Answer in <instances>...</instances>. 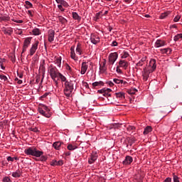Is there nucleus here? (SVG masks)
I'll return each mask as SVG.
<instances>
[{"instance_id":"f257e3e1","label":"nucleus","mask_w":182,"mask_h":182,"mask_svg":"<svg viewBox=\"0 0 182 182\" xmlns=\"http://www.w3.org/2000/svg\"><path fill=\"white\" fill-rule=\"evenodd\" d=\"M48 75H50L52 80H53L55 86L58 87L59 82L58 80L60 79L61 82H66V77L59 73L56 67L50 66L48 69Z\"/></svg>"},{"instance_id":"f03ea898","label":"nucleus","mask_w":182,"mask_h":182,"mask_svg":"<svg viewBox=\"0 0 182 182\" xmlns=\"http://www.w3.org/2000/svg\"><path fill=\"white\" fill-rule=\"evenodd\" d=\"M157 68V65L156 64V60L151 59L149 64L142 71V79L144 82H147L150 77L151 73Z\"/></svg>"},{"instance_id":"7ed1b4c3","label":"nucleus","mask_w":182,"mask_h":182,"mask_svg":"<svg viewBox=\"0 0 182 182\" xmlns=\"http://www.w3.org/2000/svg\"><path fill=\"white\" fill-rule=\"evenodd\" d=\"M24 153L27 156H33V157H41L43 154V151L38 150L35 146L26 149Z\"/></svg>"},{"instance_id":"20e7f679","label":"nucleus","mask_w":182,"mask_h":182,"mask_svg":"<svg viewBox=\"0 0 182 182\" xmlns=\"http://www.w3.org/2000/svg\"><path fill=\"white\" fill-rule=\"evenodd\" d=\"M38 113L42 114V116H44V117H47V119H49V117L52 116L50 109L43 104H40L38 105Z\"/></svg>"},{"instance_id":"39448f33","label":"nucleus","mask_w":182,"mask_h":182,"mask_svg":"<svg viewBox=\"0 0 182 182\" xmlns=\"http://www.w3.org/2000/svg\"><path fill=\"white\" fill-rule=\"evenodd\" d=\"M64 82V95L66 97H70V96H72V92H73V83L67 80Z\"/></svg>"},{"instance_id":"423d86ee","label":"nucleus","mask_w":182,"mask_h":182,"mask_svg":"<svg viewBox=\"0 0 182 182\" xmlns=\"http://www.w3.org/2000/svg\"><path fill=\"white\" fill-rule=\"evenodd\" d=\"M117 58H119V54L117 52L111 53L108 56V66L112 71V66L114 65V62L117 60Z\"/></svg>"},{"instance_id":"0eeeda50","label":"nucleus","mask_w":182,"mask_h":182,"mask_svg":"<svg viewBox=\"0 0 182 182\" xmlns=\"http://www.w3.org/2000/svg\"><path fill=\"white\" fill-rule=\"evenodd\" d=\"M55 1L58 4V8L61 12H65V8H68L69 6V4L65 0H55Z\"/></svg>"},{"instance_id":"6e6552de","label":"nucleus","mask_w":182,"mask_h":182,"mask_svg":"<svg viewBox=\"0 0 182 182\" xmlns=\"http://www.w3.org/2000/svg\"><path fill=\"white\" fill-rule=\"evenodd\" d=\"M32 42V37H27L24 38L23 43V48H22V53L26 52L27 49L31 46V43Z\"/></svg>"},{"instance_id":"1a4fd4ad","label":"nucleus","mask_w":182,"mask_h":182,"mask_svg":"<svg viewBox=\"0 0 182 182\" xmlns=\"http://www.w3.org/2000/svg\"><path fill=\"white\" fill-rule=\"evenodd\" d=\"M38 46H39V41L36 40L31 45V46L29 49V55L30 56H33L34 53H36V50H38Z\"/></svg>"},{"instance_id":"9d476101","label":"nucleus","mask_w":182,"mask_h":182,"mask_svg":"<svg viewBox=\"0 0 182 182\" xmlns=\"http://www.w3.org/2000/svg\"><path fill=\"white\" fill-rule=\"evenodd\" d=\"M90 42L91 43H93V45H97V43H100V37H99V34L92 33L90 37Z\"/></svg>"},{"instance_id":"9b49d317","label":"nucleus","mask_w":182,"mask_h":182,"mask_svg":"<svg viewBox=\"0 0 182 182\" xmlns=\"http://www.w3.org/2000/svg\"><path fill=\"white\" fill-rule=\"evenodd\" d=\"M70 56L75 62H77L79 60V57L76 55V52L75 51V46H71L70 48Z\"/></svg>"},{"instance_id":"f8f14e48","label":"nucleus","mask_w":182,"mask_h":182,"mask_svg":"<svg viewBox=\"0 0 182 182\" xmlns=\"http://www.w3.org/2000/svg\"><path fill=\"white\" fill-rule=\"evenodd\" d=\"M97 152L96 151H92L88 158V163L90 164H93L96 160H97Z\"/></svg>"},{"instance_id":"ddd939ff","label":"nucleus","mask_w":182,"mask_h":182,"mask_svg":"<svg viewBox=\"0 0 182 182\" xmlns=\"http://www.w3.org/2000/svg\"><path fill=\"white\" fill-rule=\"evenodd\" d=\"M167 45V42L164 40L157 39L154 43V48H163V46H166Z\"/></svg>"},{"instance_id":"4468645a","label":"nucleus","mask_w":182,"mask_h":182,"mask_svg":"<svg viewBox=\"0 0 182 182\" xmlns=\"http://www.w3.org/2000/svg\"><path fill=\"white\" fill-rule=\"evenodd\" d=\"M1 31L4 35H8L9 36H11L14 33V28L12 27H3L1 28Z\"/></svg>"},{"instance_id":"2eb2a0df","label":"nucleus","mask_w":182,"mask_h":182,"mask_svg":"<svg viewBox=\"0 0 182 182\" xmlns=\"http://www.w3.org/2000/svg\"><path fill=\"white\" fill-rule=\"evenodd\" d=\"M75 52H76L77 55H83V44H82V43L78 42L77 43Z\"/></svg>"},{"instance_id":"dca6fc26","label":"nucleus","mask_w":182,"mask_h":182,"mask_svg":"<svg viewBox=\"0 0 182 182\" xmlns=\"http://www.w3.org/2000/svg\"><path fill=\"white\" fill-rule=\"evenodd\" d=\"M89 68V63L87 62H82L81 64V75H85L86 72H87V69Z\"/></svg>"},{"instance_id":"f3484780","label":"nucleus","mask_w":182,"mask_h":182,"mask_svg":"<svg viewBox=\"0 0 182 182\" xmlns=\"http://www.w3.org/2000/svg\"><path fill=\"white\" fill-rule=\"evenodd\" d=\"M106 63H107L106 59H104L100 64V72L101 73H105V72L107 70V68L106 67Z\"/></svg>"},{"instance_id":"a211bd4d","label":"nucleus","mask_w":182,"mask_h":182,"mask_svg":"<svg viewBox=\"0 0 182 182\" xmlns=\"http://www.w3.org/2000/svg\"><path fill=\"white\" fill-rule=\"evenodd\" d=\"M48 42L52 43L55 41V31L53 30H49L48 32Z\"/></svg>"},{"instance_id":"6ab92c4d","label":"nucleus","mask_w":182,"mask_h":182,"mask_svg":"<svg viewBox=\"0 0 182 182\" xmlns=\"http://www.w3.org/2000/svg\"><path fill=\"white\" fill-rule=\"evenodd\" d=\"M118 66H120L122 68V69H127L129 68V62H127L126 60H120L118 63Z\"/></svg>"},{"instance_id":"aec40b11","label":"nucleus","mask_w":182,"mask_h":182,"mask_svg":"<svg viewBox=\"0 0 182 182\" xmlns=\"http://www.w3.org/2000/svg\"><path fill=\"white\" fill-rule=\"evenodd\" d=\"M132 163H133V157L131 156H127L125 159L123 161L122 164H124V166H129L132 164Z\"/></svg>"},{"instance_id":"412c9836","label":"nucleus","mask_w":182,"mask_h":182,"mask_svg":"<svg viewBox=\"0 0 182 182\" xmlns=\"http://www.w3.org/2000/svg\"><path fill=\"white\" fill-rule=\"evenodd\" d=\"M101 93L105 97H110V93H112V90L110 88H103L101 90Z\"/></svg>"},{"instance_id":"4be33fe9","label":"nucleus","mask_w":182,"mask_h":182,"mask_svg":"<svg viewBox=\"0 0 182 182\" xmlns=\"http://www.w3.org/2000/svg\"><path fill=\"white\" fill-rule=\"evenodd\" d=\"M53 63L58 68H60L62 66V57L55 56Z\"/></svg>"},{"instance_id":"5701e85b","label":"nucleus","mask_w":182,"mask_h":182,"mask_svg":"<svg viewBox=\"0 0 182 182\" xmlns=\"http://www.w3.org/2000/svg\"><path fill=\"white\" fill-rule=\"evenodd\" d=\"M159 50L161 55H171V52H173V50L170 48H161Z\"/></svg>"},{"instance_id":"b1692460","label":"nucleus","mask_w":182,"mask_h":182,"mask_svg":"<svg viewBox=\"0 0 182 182\" xmlns=\"http://www.w3.org/2000/svg\"><path fill=\"white\" fill-rule=\"evenodd\" d=\"M30 33L33 36H39V35H42V31L38 28H34Z\"/></svg>"},{"instance_id":"393cba45","label":"nucleus","mask_w":182,"mask_h":182,"mask_svg":"<svg viewBox=\"0 0 182 182\" xmlns=\"http://www.w3.org/2000/svg\"><path fill=\"white\" fill-rule=\"evenodd\" d=\"M125 95L126 94L123 92L115 93L116 97H117V99H119V100H124V99H126Z\"/></svg>"},{"instance_id":"a878e982","label":"nucleus","mask_w":182,"mask_h":182,"mask_svg":"<svg viewBox=\"0 0 182 182\" xmlns=\"http://www.w3.org/2000/svg\"><path fill=\"white\" fill-rule=\"evenodd\" d=\"M171 14V12L170 11H167L164 13H161L159 16V19H166V18H167V16H168V15H170Z\"/></svg>"},{"instance_id":"bb28decb","label":"nucleus","mask_w":182,"mask_h":182,"mask_svg":"<svg viewBox=\"0 0 182 182\" xmlns=\"http://www.w3.org/2000/svg\"><path fill=\"white\" fill-rule=\"evenodd\" d=\"M62 146V142L61 141H55L53 144V147L55 150H60V146Z\"/></svg>"},{"instance_id":"cd10ccee","label":"nucleus","mask_w":182,"mask_h":182,"mask_svg":"<svg viewBox=\"0 0 182 182\" xmlns=\"http://www.w3.org/2000/svg\"><path fill=\"white\" fill-rule=\"evenodd\" d=\"M11 21V17L8 14H1V22H8Z\"/></svg>"},{"instance_id":"c85d7f7f","label":"nucleus","mask_w":182,"mask_h":182,"mask_svg":"<svg viewBox=\"0 0 182 182\" xmlns=\"http://www.w3.org/2000/svg\"><path fill=\"white\" fill-rule=\"evenodd\" d=\"M102 16H103V14H102V11H100L95 14L93 19L94 21H95V22H97V21H99V19H100Z\"/></svg>"},{"instance_id":"c756f323","label":"nucleus","mask_w":182,"mask_h":182,"mask_svg":"<svg viewBox=\"0 0 182 182\" xmlns=\"http://www.w3.org/2000/svg\"><path fill=\"white\" fill-rule=\"evenodd\" d=\"M24 6L26 9H31V8H33V4H32L29 1H26Z\"/></svg>"},{"instance_id":"7c9ffc66","label":"nucleus","mask_w":182,"mask_h":182,"mask_svg":"<svg viewBox=\"0 0 182 182\" xmlns=\"http://www.w3.org/2000/svg\"><path fill=\"white\" fill-rule=\"evenodd\" d=\"M6 63V59L5 58H0V66L3 70H5V65Z\"/></svg>"},{"instance_id":"2f4dec72","label":"nucleus","mask_w":182,"mask_h":182,"mask_svg":"<svg viewBox=\"0 0 182 182\" xmlns=\"http://www.w3.org/2000/svg\"><path fill=\"white\" fill-rule=\"evenodd\" d=\"M21 171H16L12 173V177H14V178H18L21 177Z\"/></svg>"},{"instance_id":"473e14b6","label":"nucleus","mask_w":182,"mask_h":182,"mask_svg":"<svg viewBox=\"0 0 182 182\" xmlns=\"http://www.w3.org/2000/svg\"><path fill=\"white\" fill-rule=\"evenodd\" d=\"M67 149L68 150L73 151V150H76V149H77V146L70 144L68 145Z\"/></svg>"},{"instance_id":"72a5a7b5","label":"nucleus","mask_w":182,"mask_h":182,"mask_svg":"<svg viewBox=\"0 0 182 182\" xmlns=\"http://www.w3.org/2000/svg\"><path fill=\"white\" fill-rule=\"evenodd\" d=\"M105 83L102 81L95 82L92 83L93 87H98L99 86H103Z\"/></svg>"},{"instance_id":"f704fd0d","label":"nucleus","mask_w":182,"mask_h":182,"mask_svg":"<svg viewBox=\"0 0 182 182\" xmlns=\"http://www.w3.org/2000/svg\"><path fill=\"white\" fill-rule=\"evenodd\" d=\"M26 12L29 16L30 19H31V18H33V15H35V10H28Z\"/></svg>"},{"instance_id":"c9c22d12","label":"nucleus","mask_w":182,"mask_h":182,"mask_svg":"<svg viewBox=\"0 0 182 182\" xmlns=\"http://www.w3.org/2000/svg\"><path fill=\"white\" fill-rule=\"evenodd\" d=\"M72 15L73 19H75V21H80V19H82V18L76 12H73Z\"/></svg>"},{"instance_id":"e433bc0d","label":"nucleus","mask_w":182,"mask_h":182,"mask_svg":"<svg viewBox=\"0 0 182 182\" xmlns=\"http://www.w3.org/2000/svg\"><path fill=\"white\" fill-rule=\"evenodd\" d=\"M153 130V128L150 126H147L144 131V134H149V133L151 132Z\"/></svg>"},{"instance_id":"4c0bfd02","label":"nucleus","mask_w":182,"mask_h":182,"mask_svg":"<svg viewBox=\"0 0 182 182\" xmlns=\"http://www.w3.org/2000/svg\"><path fill=\"white\" fill-rule=\"evenodd\" d=\"M58 19L59 21V22H60V23L65 24L66 23V22H68V20H66V18H65V17L62 16H59L58 17Z\"/></svg>"},{"instance_id":"58836bf2","label":"nucleus","mask_w":182,"mask_h":182,"mask_svg":"<svg viewBox=\"0 0 182 182\" xmlns=\"http://www.w3.org/2000/svg\"><path fill=\"white\" fill-rule=\"evenodd\" d=\"M182 39V33H179V34H177L176 36H174L173 38V41L175 42H177L178 41H181Z\"/></svg>"},{"instance_id":"ea45409f","label":"nucleus","mask_w":182,"mask_h":182,"mask_svg":"<svg viewBox=\"0 0 182 182\" xmlns=\"http://www.w3.org/2000/svg\"><path fill=\"white\" fill-rule=\"evenodd\" d=\"M129 53L127 51H123L122 53L121 54V58L122 59H126L127 58H129Z\"/></svg>"},{"instance_id":"a19ab883","label":"nucleus","mask_w":182,"mask_h":182,"mask_svg":"<svg viewBox=\"0 0 182 182\" xmlns=\"http://www.w3.org/2000/svg\"><path fill=\"white\" fill-rule=\"evenodd\" d=\"M146 65V61L141 60L138 63H136L137 68H141V66H144Z\"/></svg>"},{"instance_id":"79ce46f5","label":"nucleus","mask_w":182,"mask_h":182,"mask_svg":"<svg viewBox=\"0 0 182 182\" xmlns=\"http://www.w3.org/2000/svg\"><path fill=\"white\" fill-rule=\"evenodd\" d=\"M113 82L116 85H122V82H123V80H120V79H118V78H114Z\"/></svg>"},{"instance_id":"37998d69","label":"nucleus","mask_w":182,"mask_h":182,"mask_svg":"<svg viewBox=\"0 0 182 182\" xmlns=\"http://www.w3.org/2000/svg\"><path fill=\"white\" fill-rule=\"evenodd\" d=\"M173 182H180V178H178L176 173H173Z\"/></svg>"},{"instance_id":"c03bdc74","label":"nucleus","mask_w":182,"mask_h":182,"mask_svg":"<svg viewBox=\"0 0 182 182\" xmlns=\"http://www.w3.org/2000/svg\"><path fill=\"white\" fill-rule=\"evenodd\" d=\"M120 66L117 65L116 68V72L117 73H118V75H123V71L122 70V69H120Z\"/></svg>"},{"instance_id":"a18cd8bd","label":"nucleus","mask_w":182,"mask_h":182,"mask_svg":"<svg viewBox=\"0 0 182 182\" xmlns=\"http://www.w3.org/2000/svg\"><path fill=\"white\" fill-rule=\"evenodd\" d=\"M2 182H12V180H11V178H9V176H5L3 178Z\"/></svg>"},{"instance_id":"49530a36","label":"nucleus","mask_w":182,"mask_h":182,"mask_svg":"<svg viewBox=\"0 0 182 182\" xmlns=\"http://www.w3.org/2000/svg\"><path fill=\"white\" fill-rule=\"evenodd\" d=\"M0 79H1V80H3L4 82H6V80H8V77H6L4 74H1L0 75Z\"/></svg>"},{"instance_id":"de8ad7c7","label":"nucleus","mask_w":182,"mask_h":182,"mask_svg":"<svg viewBox=\"0 0 182 182\" xmlns=\"http://www.w3.org/2000/svg\"><path fill=\"white\" fill-rule=\"evenodd\" d=\"M30 132H33L34 133H39V129L36 127H31L29 128Z\"/></svg>"},{"instance_id":"09e8293b","label":"nucleus","mask_w":182,"mask_h":182,"mask_svg":"<svg viewBox=\"0 0 182 182\" xmlns=\"http://www.w3.org/2000/svg\"><path fill=\"white\" fill-rule=\"evenodd\" d=\"M7 160H8L9 161H14V160H19V159H18V157L8 156V157H7Z\"/></svg>"},{"instance_id":"8fccbe9b","label":"nucleus","mask_w":182,"mask_h":182,"mask_svg":"<svg viewBox=\"0 0 182 182\" xmlns=\"http://www.w3.org/2000/svg\"><path fill=\"white\" fill-rule=\"evenodd\" d=\"M49 95V93L46 92L44 95H43L42 96L40 97V100H45V99H46V97H48V95Z\"/></svg>"},{"instance_id":"3c124183","label":"nucleus","mask_w":182,"mask_h":182,"mask_svg":"<svg viewBox=\"0 0 182 182\" xmlns=\"http://www.w3.org/2000/svg\"><path fill=\"white\" fill-rule=\"evenodd\" d=\"M180 19H181V16L177 15L173 18V22H178V21H180Z\"/></svg>"},{"instance_id":"603ef678","label":"nucleus","mask_w":182,"mask_h":182,"mask_svg":"<svg viewBox=\"0 0 182 182\" xmlns=\"http://www.w3.org/2000/svg\"><path fill=\"white\" fill-rule=\"evenodd\" d=\"M50 166H58V161H56V160H53V161L50 162Z\"/></svg>"},{"instance_id":"864d4df0","label":"nucleus","mask_w":182,"mask_h":182,"mask_svg":"<svg viewBox=\"0 0 182 182\" xmlns=\"http://www.w3.org/2000/svg\"><path fill=\"white\" fill-rule=\"evenodd\" d=\"M40 157H41L40 159L41 161H46V160H48V158L43 155H41Z\"/></svg>"},{"instance_id":"5fc2aeb1","label":"nucleus","mask_w":182,"mask_h":182,"mask_svg":"<svg viewBox=\"0 0 182 182\" xmlns=\"http://www.w3.org/2000/svg\"><path fill=\"white\" fill-rule=\"evenodd\" d=\"M107 85H108V86H109V87H113L114 86V83H113V82H112V81H108L107 82Z\"/></svg>"},{"instance_id":"6e6d98bb","label":"nucleus","mask_w":182,"mask_h":182,"mask_svg":"<svg viewBox=\"0 0 182 182\" xmlns=\"http://www.w3.org/2000/svg\"><path fill=\"white\" fill-rule=\"evenodd\" d=\"M57 166H63V161L60 160L57 161Z\"/></svg>"},{"instance_id":"4d7b16f0","label":"nucleus","mask_w":182,"mask_h":182,"mask_svg":"<svg viewBox=\"0 0 182 182\" xmlns=\"http://www.w3.org/2000/svg\"><path fill=\"white\" fill-rule=\"evenodd\" d=\"M136 127H134V126H129L127 127V130H135Z\"/></svg>"},{"instance_id":"13d9d810","label":"nucleus","mask_w":182,"mask_h":182,"mask_svg":"<svg viewBox=\"0 0 182 182\" xmlns=\"http://www.w3.org/2000/svg\"><path fill=\"white\" fill-rule=\"evenodd\" d=\"M66 69L68 72H72V68L69 65H66Z\"/></svg>"},{"instance_id":"bf43d9fd","label":"nucleus","mask_w":182,"mask_h":182,"mask_svg":"<svg viewBox=\"0 0 182 182\" xmlns=\"http://www.w3.org/2000/svg\"><path fill=\"white\" fill-rule=\"evenodd\" d=\"M164 182H171V178H170V177L166 178L164 181Z\"/></svg>"},{"instance_id":"052dcab7","label":"nucleus","mask_w":182,"mask_h":182,"mask_svg":"<svg viewBox=\"0 0 182 182\" xmlns=\"http://www.w3.org/2000/svg\"><path fill=\"white\" fill-rule=\"evenodd\" d=\"M16 23H23V20H16L15 21Z\"/></svg>"},{"instance_id":"680f3d73","label":"nucleus","mask_w":182,"mask_h":182,"mask_svg":"<svg viewBox=\"0 0 182 182\" xmlns=\"http://www.w3.org/2000/svg\"><path fill=\"white\" fill-rule=\"evenodd\" d=\"M118 43H117V41H113L112 43V46H117Z\"/></svg>"},{"instance_id":"e2e57ef3","label":"nucleus","mask_w":182,"mask_h":182,"mask_svg":"<svg viewBox=\"0 0 182 182\" xmlns=\"http://www.w3.org/2000/svg\"><path fill=\"white\" fill-rule=\"evenodd\" d=\"M121 85H124V86H125V85H127V82L122 80V82H121Z\"/></svg>"},{"instance_id":"0e129e2a","label":"nucleus","mask_w":182,"mask_h":182,"mask_svg":"<svg viewBox=\"0 0 182 182\" xmlns=\"http://www.w3.org/2000/svg\"><path fill=\"white\" fill-rule=\"evenodd\" d=\"M65 156H70V151L65 152Z\"/></svg>"},{"instance_id":"69168bd1","label":"nucleus","mask_w":182,"mask_h":182,"mask_svg":"<svg viewBox=\"0 0 182 182\" xmlns=\"http://www.w3.org/2000/svg\"><path fill=\"white\" fill-rule=\"evenodd\" d=\"M18 85H22V80H19L18 81Z\"/></svg>"},{"instance_id":"338daca9","label":"nucleus","mask_w":182,"mask_h":182,"mask_svg":"<svg viewBox=\"0 0 182 182\" xmlns=\"http://www.w3.org/2000/svg\"><path fill=\"white\" fill-rule=\"evenodd\" d=\"M171 27L174 28H177V26L176 24L172 25Z\"/></svg>"},{"instance_id":"774afa93","label":"nucleus","mask_w":182,"mask_h":182,"mask_svg":"<svg viewBox=\"0 0 182 182\" xmlns=\"http://www.w3.org/2000/svg\"><path fill=\"white\" fill-rule=\"evenodd\" d=\"M126 4H129L130 2V0H124Z\"/></svg>"}]
</instances>
